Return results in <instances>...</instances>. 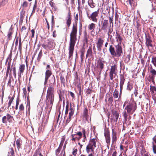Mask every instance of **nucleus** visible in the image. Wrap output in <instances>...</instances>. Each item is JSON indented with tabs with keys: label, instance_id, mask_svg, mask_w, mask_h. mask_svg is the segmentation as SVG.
I'll return each mask as SVG.
<instances>
[{
	"label": "nucleus",
	"instance_id": "e2e57ef3",
	"mask_svg": "<svg viewBox=\"0 0 156 156\" xmlns=\"http://www.w3.org/2000/svg\"><path fill=\"white\" fill-rule=\"evenodd\" d=\"M9 69H10V66H8V67H7V72H6L7 75H8Z\"/></svg>",
	"mask_w": 156,
	"mask_h": 156
},
{
	"label": "nucleus",
	"instance_id": "393cba45",
	"mask_svg": "<svg viewBox=\"0 0 156 156\" xmlns=\"http://www.w3.org/2000/svg\"><path fill=\"white\" fill-rule=\"evenodd\" d=\"M71 23V19L69 13L67 16V19L66 20V24L68 27H69Z\"/></svg>",
	"mask_w": 156,
	"mask_h": 156
},
{
	"label": "nucleus",
	"instance_id": "b1692460",
	"mask_svg": "<svg viewBox=\"0 0 156 156\" xmlns=\"http://www.w3.org/2000/svg\"><path fill=\"white\" fill-rule=\"evenodd\" d=\"M8 84L10 87H13L15 85L13 79L12 80L10 78L9 80Z\"/></svg>",
	"mask_w": 156,
	"mask_h": 156
},
{
	"label": "nucleus",
	"instance_id": "473e14b6",
	"mask_svg": "<svg viewBox=\"0 0 156 156\" xmlns=\"http://www.w3.org/2000/svg\"><path fill=\"white\" fill-rule=\"evenodd\" d=\"M108 23L107 21H105L102 25V29L107 28V27Z\"/></svg>",
	"mask_w": 156,
	"mask_h": 156
},
{
	"label": "nucleus",
	"instance_id": "cd10ccee",
	"mask_svg": "<svg viewBox=\"0 0 156 156\" xmlns=\"http://www.w3.org/2000/svg\"><path fill=\"white\" fill-rule=\"evenodd\" d=\"M113 115H114V117L115 119V121L116 122H117V120L119 116V113L118 112H117L115 111L113 113Z\"/></svg>",
	"mask_w": 156,
	"mask_h": 156
},
{
	"label": "nucleus",
	"instance_id": "dca6fc26",
	"mask_svg": "<svg viewBox=\"0 0 156 156\" xmlns=\"http://www.w3.org/2000/svg\"><path fill=\"white\" fill-rule=\"evenodd\" d=\"M115 39L116 42H117V44L120 45L122 43V38L121 36L119 34L117 33H116V35H115Z\"/></svg>",
	"mask_w": 156,
	"mask_h": 156
},
{
	"label": "nucleus",
	"instance_id": "37998d69",
	"mask_svg": "<svg viewBox=\"0 0 156 156\" xmlns=\"http://www.w3.org/2000/svg\"><path fill=\"white\" fill-rule=\"evenodd\" d=\"M42 52L41 51L38 54V57L37 58V60L38 61L40 60L42 56Z\"/></svg>",
	"mask_w": 156,
	"mask_h": 156
},
{
	"label": "nucleus",
	"instance_id": "f8f14e48",
	"mask_svg": "<svg viewBox=\"0 0 156 156\" xmlns=\"http://www.w3.org/2000/svg\"><path fill=\"white\" fill-rule=\"evenodd\" d=\"M33 156H47V155L45 154L44 150L39 148L36 150Z\"/></svg>",
	"mask_w": 156,
	"mask_h": 156
},
{
	"label": "nucleus",
	"instance_id": "6ab92c4d",
	"mask_svg": "<svg viewBox=\"0 0 156 156\" xmlns=\"http://www.w3.org/2000/svg\"><path fill=\"white\" fill-rule=\"evenodd\" d=\"M25 69V65L23 64L21 65L19 67V73H18V76L20 78L21 77V74H23L24 72Z\"/></svg>",
	"mask_w": 156,
	"mask_h": 156
},
{
	"label": "nucleus",
	"instance_id": "9d476101",
	"mask_svg": "<svg viewBox=\"0 0 156 156\" xmlns=\"http://www.w3.org/2000/svg\"><path fill=\"white\" fill-rule=\"evenodd\" d=\"M13 119V118L11 115L7 114L5 116H4L2 118V122L4 123H7V121L9 122H12Z\"/></svg>",
	"mask_w": 156,
	"mask_h": 156
},
{
	"label": "nucleus",
	"instance_id": "423d86ee",
	"mask_svg": "<svg viewBox=\"0 0 156 156\" xmlns=\"http://www.w3.org/2000/svg\"><path fill=\"white\" fill-rule=\"evenodd\" d=\"M53 89L52 87H50L48 88L47 90V100L48 102H50V104L51 105H52L54 100V96L53 94Z\"/></svg>",
	"mask_w": 156,
	"mask_h": 156
},
{
	"label": "nucleus",
	"instance_id": "20e7f679",
	"mask_svg": "<svg viewBox=\"0 0 156 156\" xmlns=\"http://www.w3.org/2000/svg\"><path fill=\"white\" fill-rule=\"evenodd\" d=\"M97 141V140L96 138L90 140L86 147V151L88 154L94 152V149L96 147Z\"/></svg>",
	"mask_w": 156,
	"mask_h": 156
},
{
	"label": "nucleus",
	"instance_id": "4468645a",
	"mask_svg": "<svg viewBox=\"0 0 156 156\" xmlns=\"http://www.w3.org/2000/svg\"><path fill=\"white\" fill-rule=\"evenodd\" d=\"M146 44L148 47H152V41L151 40V37L149 35H146Z\"/></svg>",
	"mask_w": 156,
	"mask_h": 156
},
{
	"label": "nucleus",
	"instance_id": "9b49d317",
	"mask_svg": "<svg viewBox=\"0 0 156 156\" xmlns=\"http://www.w3.org/2000/svg\"><path fill=\"white\" fill-rule=\"evenodd\" d=\"M107 145H109L110 143L111 138L109 132L108 130H105L104 133Z\"/></svg>",
	"mask_w": 156,
	"mask_h": 156
},
{
	"label": "nucleus",
	"instance_id": "4c0bfd02",
	"mask_svg": "<svg viewBox=\"0 0 156 156\" xmlns=\"http://www.w3.org/2000/svg\"><path fill=\"white\" fill-rule=\"evenodd\" d=\"M77 152V150L75 148H74L72 152L74 156H76Z\"/></svg>",
	"mask_w": 156,
	"mask_h": 156
},
{
	"label": "nucleus",
	"instance_id": "f704fd0d",
	"mask_svg": "<svg viewBox=\"0 0 156 156\" xmlns=\"http://www.w3.org/2000/svg\"><path fill=\"white\" fill-rule=\"evenodd\" d=\"M151 62L155 66H156V57L152 58Z\"/></svg>",
	"mask_w": 156,
	"mask_h": 156
},
{
	"label": "nucleus",
	"instance_id": "79ce46f5",
	"mask_svg": "<svg viewBox=\"0 0 156 156\" xmlns=\"http://www.w3.org/2000/svg\"><path fill=\"white\" fill-rule=\"evenodd\" d=\"M133 0H124L125 2L126 3V4L128 5L129 3L130 5H132V2Z\"/></svg>",
	"mask_w": 156,
	"mask_h": 156
},
{
	"label": "nucleus",
	"instance_id": "13d9d810",
	"mask_svg": "<svg viewBox=\"0 0 156 156\" xmlns=\"http://www.w3.org/2000/svg\"><path fill=\"white\" fill-rule=\"evenodd\" d=\"M51 6L52 7H53L54 6L55 3L52 2V1H50L49 2Z\"/></svg>",
	"mask_w": 156,
	"mask_h": 156
},
{
	"label": "nucleus",
	"instance_id": "0eeeda50",
	"mask_svg": "<svg viewBox=\"0 0 156 156\" xmlns=\"http://www.w3.org/2000/svg\"><path fill=\"white\" fill-rule=\"evenodd\" d=\"M99 13V9H98L97 11L92 12L90 16L89 15V14L88 12H87V14L89 19L93 22H97L98 20V16Z\"/></svg>",
	"mask_w": 156,
	"mask_h": 156
},
{
	"label": "nucleus",
	"instance_id": "c756f323",
	"mask_svg": "<svg viewBox=\"0 0 156 156\" xmlns=\"http://www.w3.org/2000/svg\"><path fill=\"white\" fill-rule=\"evenodd\" d=\"M113 97L115 98H118L119 96V92L116 89H115L113 94Z\"/></svg>",
	"mask_w": 156,
	"mask_h": 156
},
{
	"label": "nucleus",
	"instance_id": "680f3d73",
	"mask_svg": "<svg viewBox=\"0 0 156 156\" xmlns=\"http://www.w3.org/2000/svg\"><path fill=\"white\" fill-rule=\"evenodd\" d=\"M78 14H77L75 17V20L76 21H77L78 20Z\"/></svg>",
	"mask_w": 156,
	"mask_h": 156
},
{
	"label": "nucleus",
	"instance_id": "f257e3e1",
	"mask_svg": "<svg viewBox=\"0 0 156 156\" xmlns=\"http://www.w3.org/2000/svg\"><path fill=\"white\" fill-rule=\"evenodd\" d=\"M77 31L76 26L73 25L72 30L70 34L69 49V57L72 55L76 42L77 40Z\"/></svg>",
	"mask_w": 156,
	"mask_h": 156
},
{
	"label": "nucleus",
	"instance_id": "6e6d98bb",
	"mask_svg": "<svg viewBox=\"0 0 156 156\" xmlns=\"http://www.w3.org/2000/svg\"><path fill=\"white\" fill-rule=\"evenodd\" d=\"M6 2L2 1L0 3V5L1 6H3L6 4Z\"/></svg>",
	"mask_w": 156,
	"mask_h": 156
},
{
	"label": "nucleus",
	"instance_id": "ddd939ff",
	"mask_svg": "<svg viewBox=\"0 0 156 156\" xmlns=\"http://www.w3.org/2000/svg\"><path fill=\"white\" fill-rule=\"evenodd\" d=\"M103 40L101 38H99L98 40V41L96 43V44L98 50L99 51H101V47L103 45Z\"/></svg>",
	"mask_w": 156,
	"mask_h": 156
},
{
	"label": "nucleus",
	"instance_id": "49530a36",
	"mask_svg": "<svg viewBox=\"0 0 156 156\" xmlns=\"http://www.w3.org/2000/svg\"><path fill=\"white\" fill-rule=\"evenodd\" d=\"M27 5L28 3L27 2H24L22 5V6L23 8H26L27 6Z\"/></svg>",
	"mask_w": 156,
	"mask_h": 156
},
{
	"label": "nucleus",
	"instance_id": "a18cd8bd",
	"mask_svg": "<svg viewBox=\"0 0 156 156\" xmlns=\"http://www.w3.org/2000/svg\"><path fill=\"white\" fill-rule=\"evenodd\" d=\"M72 116H69L68 117L67 119H66V124H68V123L71 120V117Z\"/></svg>",
	"mask_w": 156,
	"mask_h": 156
},
{
	"label": "nucleus",
	"instance_id": "f03ea898",
	"mask_svg": "<svg viewBox=\"0 0 156 156\" xmlns=\"http://www.w3.org/2000/svg\"><path fill=\"white\" fill-rule=\"evenodd\" d=\"M136 108V104L134 102L129 103L126 106L124 112L122 113V115L125 121L127 120V114L129 115L132 114Z\"/></svg>",
	"mask_w": 156,
	"mask_h": 156
},
{
	"label": "nucleus",
	"instance_id": "5fc2aeb1",
	"mask_svg": "<svg viewBox=\"0 0 156 156\" xmlns=\"http://www.w3.org/2000/svg\"><path fill=\"white\" fill-rule=\"evenodd\" d=\"M109 22L111 23H112L113 24V17H109Z\"/></svg>",
	"mask_w": 156,
	"mask_h": 156
},
{
	"label": "nucleus",
	"instance_id": "bb28decb",
	"mask_svg": "<svg viewBox=\"0 0 156 156\" xmlns=\"http://www.w3.org/2000/svg\"><path fill=\"white\" fill-rule=\"evenodd\" d=\"M8 153L9 154V156H14V151L12 147L9 149Z\"/></svg>",
	"mask_w": 156,
	"mask_h": 156
},
{
	"label": "nucleus",
	"instance_id": "2eb2a0df",
	"mask_svg": "<svg viewBox=\"0 0 156 156\" xmlns=\"http://www.w3.org/2000/svg\"><path fill=\"white\" fill-rule=\"evenodd\" d=\"M117 133L116 132L115 130L114 129H112V144L115 143L117 140Z\"/></svg>",
	"mask_w": 156,
	"mask_h": 156
},
{
	"label": "nucleus",
	"instance_id": "774afa93",
	"mask_svg": "<svg viewBox=\"0 0 156 156\" xmlns=\"http://www.w3.org/2000/svg\"><path fill=\"white\" fill-rule=\"evenodd\" d=\"M23 91L24 93L25 94L26 93V89L25 88H23Z\"/></svg>",
	"mask_w": 156,
	"mask_h": 156
},
{
	"label": "nucleus",
	"instance_id": "ea45409f",
	"mask_svg": "<svg viewBox=\"0 0 156 156\" xmlns=\"http://www.w3.org/2000/svg\"><path fill=\"white\" fill-rule=\"evenodd\" d=\"M24 106L23 104H21L19 106V109L20 111H23L24 110Z\"/></svg>",
	"mask_w": 156,
	"mask_h": 156
},
{
	"label": "nucleus",
	"instance_id": "6e6552de",
	"mask_svg": "<svg viewBox=\"0 0 156 156\" xmlns=\"http://www.w3.org/2000/svg\"><path fill=\"white\" fill-rule=\"evenodd\" d=\"M117 71V66L116 64H114V65L111 66L109 72V77L110 79L112 80L113 78L116 75Z\"/></svg>",
	"mask_w": 156,
	"mask_h": 156
},
{
	"label": "nucleus",
	"instance_id": "1a4fd4ad",
	"mask_svg": "<svg viewBox=\"0 0 156 156\" xmlns=\"http://www.w3.org/2000/svg\"><path fill=\"white\" fill-rule=\"evenodd\" d=\"M105 62L101 60H98L96 63V66L99 69V74L101 73V72L104 68Z\"/></svg>",
	"mask_w": 156,
	"mask_h": 156
},
{
	"label": "nucleus",
	"instance_id": "a19ab883",
	"mask_svg": "<svg viewBox=\"0 0 156 156\" xmlns=\"http://www.w3.org/2000/svg\"><path fill=\"white\" fill-rule=\"evenodd\" d=\"M88 112H87V109L85 108L83 112V115L84 117H87V115H88Z\"/></svg>",
	"mask_w": 156,
	"mask_h": 156
},
{
	"label": "nucleus",
	"instance_id": "de8ad7c7",
	"mask_svg": "<svg viewBox=\"0 0 156 156\" xmlns=\"http://www.w3.org/2000/svg\"><path fill=\"white\" fill-rule=\"evenodd\" d=\"M108 101L110 103L112 104L113 102V97L111 96L110 97L108 98Z\"/></svg>",
	"mask_w": 156,
	"mask_h": 156
},
{
	"label": "nucleus",
	"instance_id": "3c124183",
	"mask_svg": "<svg viewBox=\"0 0 156 156\" xmlns=\"http://www.w3.org/2000/svg\"><path fill=\"white\" fill-rule=\"evenodd\" d=\"M61 147H61L59 146L58 148L56 150V154H58L59 153L61 148Z\"/></svg>",
	"mask_w": 156,
	"mask_h": 156
},
{
	"label": "nucleus",
	"instance_id": "aec40b11",
	"mask_svg": "<svg viewBox=\"0 0 156 156\" xmlns=\"http://www.w3.org/2000/svg\"><path fill=\"white\" fill-rule=\"evenodd\" d=\"M125 81V78L123 76H121L120 77V90H122L123 85Z\"/></svg>",
	"mask_w": 156,
	"mask_h": 156
},
{
	"label": "nucleus",
	"instance_id": "603ef678",
	"mask_svg": "<svg viewBox=\"0 0 156 156\" xmlns=\"http://www.w3.org/2000/svg\"><path fill=\"white\" fill-rule=\"evenodd\" d=\"M68 105H67L66 107L65 114H67L68 112Z\"/></svg>",
	"mask_w": 156,
	"mask_h": 156
},
{
	"label": "nucleus",
	"instance_id": "e433bc0d",
	"mask_svg": "<svg viewBox=\"0 0 156 156\" xmlns=\"http://www.w3.org/2000/svg\"><path fill=\"white\" fill-rule=\"evenodd\" d=\"M12 71L13 73V75L15 77H16V68L15 67H14L11 68L10 72Z\"/></svg>",
	"mask_w": 156,
	"mask_h": 156
},
{
	"label": "nucleus",
	"instance_id": "4be33fe9",
	"mask_svg": "<svg viewBox=\"0 0 156 156\" xmlns=\"http://www.w3.org/2000/svg\"><path fill=\"white\" fill-rule=\"evenodd\" d=\"M22 142V140L20 139H17L16 141V144L19 150L21 148Z\"/></svg>",
	"mask_w": 156,
	"mask_h": 156
},
{
	"label": "nucleus",
	"instance_id": "f3484780",
	"mask_svg": "<svg viewBox=\"0 0 156 156\" xmlns=\"http://www.w3.org/2000/svg\"><path fill=\"white\" fill-rule=\"evenodd\" d=\"M150 73L151 74V79L154 81L156 76V70L151 68L150 69Z\"/></svg>",
	"mask_w": 156,
	"mask_h": 156
},
{
	"label": "nucleus",
	"instance_id": "09e8293b",
	"mask_svg": "<svg viewBox=\"0 0 156 156\" xmlns=\"http://www.w3.org/2000/svg\"><path fill=\"white\" fill-rule=\"evenodd\" d=\"M83 134V133H82L81 132H77L76 134H75V135H78L79 136H82Z\"/></svg>",
	"mask_w": 156,
	"mask_h": 156
},
{
	"label": "nucleus",
	"instance_id": "5701e85b",
	"mask_svg": "<svg viewBox=\"0 0 156 156\" xmlns=\"http://www.w3.org/2000/svg\"><path fill=\"white\" fill-rule=\"evenodd\" d=\"M88 3L89 5L92 8H94L95 6V4L93 0H88Z\"/></svg>",
	"mask_w": 156,
	"mask_h": 156
},
{
	"label": "nucleus",
	"instance_id": "c85d7f7f",
	"mask_svg": "<svg viewBox=\"0 0 156 156\" xmlns=\"http://www.w3.org/2000/svg\"><path fill=\"white\" fill-rule=\"evenodd\" d=\"M133 88V85L132 83H129V82L127 83V89L130 91Z\"/></svg>",
	"mask_w": 156,
	"mask_h": 156
},
{
	"label": "nucleus",
	"instance_id": "39448f33",
	"mask_svg": "<svg viewBox=\"0 0 156 156\" xmlns=\"http://www.w3.org/2000/svg\"><path fill=\"white\" fill-rule=\"evenodd\" d=\"M55 44L54 42V40L50 39L47 40L45 44L42 45V47L47 50H52L54 48Z\"/></svg>",
	"mask_w": 156,
	"mask_h": 156
},
{
	"label": "nucleus",
	"instance_id": "338daca9",
	"mask_svg": "<svg viewBox=\"0 0 156 156\" xmlns=\"http://www.w3.org/2000/svg\"><path fill=\"white\" fill-rule=\"evenodd\" d=\"M116 154H117V152L116 151H115L112 154V156H116Z\"/></svg>",
	"mask_w": 156,
	"mask_h": 156
},
{
	"label": "nucleus",
	"instance_id": "2f4dec72",
	"mask_svg": "<svg viewBox=\"0 0 156 156\" xmlns=\"http://www.w3.org/2000/svg\"><path fill=\"white\" fill-rule=\"evenodd\" d=\"M82 132L83 135V138L82 141L83 142H85L86 140V131L85 130L83 129L82 130Z\"/></svg>",
	"mask_w": 156,
	"mask_h": 156
},
{
	"label": "nucleus",
	"instance_id": "412c9836",
	"mask_svg": "<svg viewBox=\"0 0 156 156\" xmlns=\"http://www.w3.org/2000/svg\"><path fill=\"white\" fill-rule=\"evenodd\" d=\"M92 56V48L91 47H89L87 51V53L86 55V58H87L88 57H90Z\"/></svg>",
	"mask_w": 156,
	"mask_h": 156
},
{
	"label": "nucleus",
	"instance_id": "7c9ffc66",
	"mask_svg": "<svg viewBox=\"0 0 156 156\" xmlns=\"http://www.w3.org/2000/svg\"><path fill=\"white\" fill-rule=\"evenodd\" d=\"M9 100L8 103V108H9L11 104L12 103L14 99V96H13L12 97H9Z\"/></svg>",
	"mask_w": 156,
	"mask_h": 156
},
{
	"label": "nucleus",
	"instance_id": "69168bd1",
	"mask_svg": "<svg viewBox=\"0 0 156 156\" xmlns=\"http://www.w3.org/2000/svg\"><path fill=\"white\" fill-rule=\"evenodd\" d=\"M72 140L74 141H75L76 140H77V137L76 136L72 138Z\"/></svg>",
	"mask_w": 156,
	"mask_h": 156
},
{
	"label": "nucleus",
	"instance_id": "c9c22d12",
	"mask_svg": "<svg viewBox=\"0 0 156 156\" xmlns=\"http://www.w3.org/2000/svg\"><path fill=\"white\" fill-rule=\"evenodd\" d=\"M152 147L153 153L154 154H156V145L153 143Z\"/></svg>",
	"mask_w": 156,
	"mask_h": 156
},
{
	"label": "nucleus",
	"instance_id": "a211bd4d",
	"mask_svg": "<svg viewBox=\"0 0 156 156\" xmlns=\"http://www.w3.org/2000/svg\"><path fill=\"white\" fill-rule=\"evenodd\" d=\"M51 72L50 70L48 69L45 72V81L44 84L45 85L47 83V80L48 78L51 75Z\"/></svg>",
	"mask_w": 156,
	"mask_h": 156
},
{
	"label": "nucleus",
	"instance_id": "a878e982",
	"mask_svg": "<svg viewBox=\"0 0 156 156\" xmlns=\"http://www.w3.org/2000/svg\"><path fill=\"white\" fill-rule=\"evenodd\" d=\"M95 28V24L91 23L88 26V29L89 30H94Z\"/></svg>",
	"mask_w": 156,
	"mask_h": 156
},
{
	"label": "nucleus",
	"instance_id": "4d7b16f0",
	"mask_svg": "<svg viewBox=\"0 0 156 156\" xmlns=\"http://www.w3.org/2000/svg\"><path fill=\"white\" fill-rule=\"evenodd\" d=\"M12 32H11V31H9V32H8V37L9 38H10L11 35H12Z\"/></svg>",
	"mask_w": 156,
	"mask_h": 156
},
{
	"label": "nucleus",
	"instance_id": "864d4df0",
	"mask_svg": "<svg viewBox=\"0 0 156 156\" xmlns=\"http://www.w3.org/2000/svg\"><path fill=\"white\" fill-rule=\"evenodd\" d=\"M51 23L52 25H54L55 23V21H54V16H52L51 17Z\"/></svg>",
	"mask_w": 156,
	"mask_h": 156
},
{
	"label": "nucleus",
	"instance_id": "0e129e2a",
	"mask_svg": "<svg viewBox=\"0 0 156 156\" xmlns=\"http://www.w3.org/2000/svg\"><path fill=\"white\" fill-rule=\"evenodd\" d=\"M70 96L73 98H74V95L73 93L72 92H70Z\"/></svg>",
	"mask_w": 156,
	"mask_h": 156
},
{
	"label": "nucleus",
	"instance_id": "58836bf2",
	"mask_svg": "<svg viewBox=\"0 0 156 156\" xmlns=\"http://www.w3.org/2000/svg\"><path fill=\"white\" fill-rule=\"evenodd\" d=\"M70 111L69 113V115L72 116L74 113V110L71 107H70Z\"/></svg>",
	"mask_w": 156,
	"mask_h": 156
},
{
	"label": "nucleus",
	"instance_id": "8fccbe9b",
	"mask_svg": "<svg viewBox=\"0 0 156 156\" xmlns=\"http://www.w3.org/2000/svg\"><path fill=\"white\" fill-rule=\"evenodd\" d=\"M153 141L152 142V144H153V143H154V144L156 145V136L153 138Z\"/></svg>",
	"mask_w": 156,
	"mask_h": 156
},
{
	"label": "nucleus",
	"instance_id": "bf43d9fd",
	"mask_svg": "<svg viewBox=\"0 0 156 156\" xmlns=\"http://www.w3.org/2000/svg\"><path fill=\"white\" fill-rule=\"evenodd\" d=\"M31 32L32 34V37H33L34 36V29H32L31 30Z\"/></svg>",
	"mask_w": 156,
	"mask_h": 156
},
{
	"label": "nucleus",
	"instance_id": "7ed1b4c3",
	"mask_svg": "<svg viewBox=\"0 0 156 156\" xmlns=\"http://www.w3.org/2000/svg\"><path fill=\"white\" fill-rule=\"evenodd\" d=\"M109 50L112 55L117 57L120 56L122 52V48L119 44L115 45V48L112 45H110Z\"/></svg>",
	"mask_w": 156,
	"mask_h": 156
},
{
	"label": "nucleus",
	"instance_id": "052dcab7",
	"mask_svg": "<svg viewBox=\"0 0 156 156\" xmlns=\"http://www.w3.org/2000/svg\"><path fill=\"white\" fill-rule=\"evenodd\" d=\"M56 31L54 30L53 32V37H55L56 36Z\"/></svg>",
	"mask_w": 156,
	"mask_h": 156
},
{
	"label": "nucleus",
	"instance_id": "c03bdc74",
	"mask_svg": "<svg viewBox=\"0 0 156 156\" xmlns=\"http://www.w3.org/2000/svg\"><path fill=\"white\" fill-rule=\"evenodd\" d=\"M150 90L151 91L154 92V91H156V87L154 86L151 87V88H150Z\"/></svg>",
	"mask_w": 156,
	"mask_h": 156
},
{
	"label": "nucleus",
	"instance_id": "72a5a7b5",
	"mask_svg": "<svg viewBox=\"0 0 156 156\" xmlns=\"http://www.w3.org/2000/svg\"><path fill=\"white\" fill-rule=\"evenodd\" d=\"M65 137L64 136H63L61 138V142L60 144L59 145V147H62L63 144L65 140Z\"/></svg>",
	"mask_w": 156,
	"mask_h": 156
}]
</instances>
